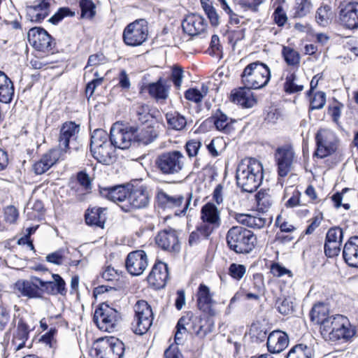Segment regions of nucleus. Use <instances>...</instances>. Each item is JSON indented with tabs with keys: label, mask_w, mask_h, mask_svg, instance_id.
<instances>
[{
	"label": "nucleus",
	"mask_w": 358,
	"mask_h": 358,
	"mask_svg": "<svg viewBox=\"0 0 358 358\" xmlns=\"http://www.w3.org/2000/svg\"><path fill=\"white\" fill-rule=\"evenodd\" d=\"M236 181L244 192H253L261 185L263 180V166L257 159H243L236 169Z\"/></svg>",
	"instance_id": "obj_1"
},
{
	"label": "nucleus",
	"mask_w": 358,
	"mask_h": 358,
	"mask_svg": "<svg viewBox=\"0 0 358 358\" xmlns=\"http://www.w3.org/2000/svg\"><path fill=\"white\" fill-rule=\"evenodd\" d=\"M325 341L348 342L356 334L355 327L343 315H335L324 322L320 333Z\"/></svg>",
	"instance_id": "obj_2"
},
{
	"label": "nucleus",
	"mask_w": 358,
	"mask_h": 358,
	"mask_svg": "<svg viewBox=\"0 0 358 358\" xmlns=\"http://www.w3.org/2000/svg\"><path fill=\"white\" fill-rule=\"evenodd\" d=\"M270 79L269 67L259 61L248 64L241 74V83L252 90H260L266 87Z\"/></svg>",
	"instance_id": "obj_3"
},
{
	"label": "nucleus",
	"mask_w": 358,
	"mask_h": 358,
	"mask_svg": "<svg viewBox=\"0 0 358 358\" xmlns=\"http://www.w3.org/2000/svg\"><path fill=\"white\" fill-rule=\"evenodd\" d=\"M229 248L238 254H248L255 247L257 238L252 231L239 226L231 227L227 234Z\"/></svg>",
	"instance_id": "obj_4"
},
{
	"label": "nucleus",
	"mask_w": 358,
	"mask_h": 358,
	"mask_svg": "<svg viewBox=\"0 0 358 358\" xmlns=\"http://www.w3.org/2000/svg\"><path fill=\"white\" fill-rule=\"evenodd\" d=\"M108 134L103 129H95L91 136L90 150L94 159L103 164L113 163L115 148L108 141Z\"/></svg>",
	"instance_id": "obj_5"
},
{
	"label": "nucleus",
	"mask_w": 358,
	"mask_h": 358,
	"mask_svg": "<svg viewBox=\"0 0 358 358\" xmlns=\"http://www.w3.org/2000/svg\"><path fill=\"white\" fill-rule=\"evenodd\" d=\"M185 157L178 150L160 154L155 159V166L164 175H176L185 167Z\"/></svg>",
	"instance_id": "obj_6"
},
{
	"label": "nucleus",
	"mask_w": 358,
	"mask_h": 358,
	"mask_svg": "<svg viewBox=\"0 0 358 358\" xmlns=\"http://www.w3.org/2000/svg\"><path fill=\"white\" fill-rule=\"evenodd\" d=\"M134 318L131 323L133 331L143 335L150 328L153 313L150 306L144 300H139L134 306Z\"/></svg>",
	"instance_id": "obj_7"
},
{
	"label": "nucleus",
	"mask_w": 358,
	"mask_h": 358,
	"mask_svg": "<svg viewBox=\"0 0 358 358\" xmlns=\"http://www.w3.org/2000/svg\"><path fill=\"white\" fill-rule=\"evenodd\" d=\"M94 351L96 358H122L124 345L115 337H103L96 340Z\"/></svg>",
	"instance_id": "obj_8"
},
{
	"label": "nucleus",
	"mask_w": 358,
	"mask_h": 358,
	"mask_svg": "<svg viewBox=\"0 0 358 358\" xmlns=\"http://www.w3.org/2000/svg\"><path fill=\"white\" fill-rule=\"evenodd\" d=\"M120 319V313L106 303L100 304L94 313V322L103 331H113Z\"/></svg>",
	"instance_id": "obj_9"
},
{
	"label": "nucleus",
	"mask_w": 358,
	"mask_h": 358,
	"mask_svg": "<svg viewBox=\"0 0 358 358\" xmlns=\"http://www.w3.org/2000/svg\"><path fill=\"white\" fill-rule=\"evenodd\" d=\"M148 22L143 19L129 24L123 31V41L129 46L142 45L148 38Z\"/></svg>",
	"instance_id": "obj_10"
},
{
	"label": "nucleus",
	"mask_w": 358,
	"mask_h": 358,
	"mask_svg": "<svg viewBox=\"0 0 358 358\" xmlns=\"http://www.w3.org/2000/svg\"><path fill=\"white\" fill-rule=\"evenodd\" d=\"M317 149L315 155L322 159L333 154L337 149L336 134L327 129H320L315 136Z\"/></svg>",
	"instance_id": "obj_11"
},
{
	"label": "nucleus",
	"mask_w": 358,
	"mask_h": 358,
	"mask_svg": "<svg viewBox=\"0 0 358 358\" xmlns=\"http://www.w3.org/2000/svg\"><path fill=\"white\" fill-rule=\"evenodd\" d=\"M135 131L133 127H124L118 123L114 124L108 136L111 145L114 148L122 150L129 148L134 138Z\"/></svg>",
	"instance_id": "obj_12"
},
{
	"label": "nucleus",
	"mask_w": 358,
	"mask_h": 358,
	"mask_svg": "<svg viewBox=\"0 0 358 358\" xmlns=\"http://www.w3.org/2000/svg\"><path fill=\"white\" fill-rule=\"evenodd\" d=\"M220 225V211L215 204L206 203L203 206V236H209Z\"/></svg>",
	"instance_id": "obj_13"
},
{
	"label": "nucleus",
	"mask_w": 358,
	"mask_h": 358,
	"mask_svg": "<svg viewBox=\"0 0 358 358\" xmlns=\"http://www.w3.org/2000/svg\"><path fill=\"white\" fill-rule=\"evenodd\" d=\"M150 196L146 187L141 186L128 192L127 203L120 205V208L125 212L133 209H140L148 206Z\"/></svg>",
	"instance_id": "obj_14"
},
{
	"label": "nucleus",
	"mask_w": 358,
	"mask_h": 358,
	"mask_svg": "<svg viewBox=\"0 0 358 358\" xmlns=\"http://www.w3.org/2000/svg\"><path fill=\"white\" fill-rule=\"evenodd\" d=\"M14 289L22 296L28 298H41L43 294V280L35 276L27 280H17Z\"/></svg>",
	"instance_id": "obj_15"
},
{
	"label": "nucleus",
	"mask_w": 358,
	"mask_h": 358,
	"mask_svg": "<svg viewBox=\"0 0 358 358\" xmlns=\"http://www.w3.org/2000/svg\"><path fill=\"white\" fill-rule=\"evenodd\" d=\"M126 268L132 275H140L148 266L146 253L143 250H135L128 254Z\"/></svg>",
	"instance_id": "obj_16"
},
{
	"label": "nucleus",
	"mask_w": 358,
	"mask_h": 358,
	"mask_svg": "<svg viewBox=\"0 0 358 358\" xmlns=\"http://www.w3.org/2000/svg\"><path fill=\"white\" fill-rule=\"evenodd\" d=\"M29 44L38 51L51 50L52 37L44 29L34 27L27 34Z\"/></svg>",
	"instance_id": "obj_17"
},
{
	"label": "nucleus",
	"mask_w": 358,
	"mask_h": 358,
	"mask_svg": "<svg viewBox=\"0 0 358 358\" xmlns=\"http://www.w3.org/2000/svg\"><path fill=\"white\" fill-rule=\"evenodd\" d=\"M30 331V327L24 320L19 318L11 333L10 345L14 351L17 352L26 346Z\"/></svg>",
	"instance_id": "obj_18"
},
{
	"label": "nucleus",
	"mask_w": 358,
	"mask_h": 358,
	"mask_svg": "<svg viewBox=\"0 0 358 358\" xmlns=\"http://www.w3.org/2000/svg\"><path fill=\"white\" fill-rule=\"evenodd\" d=\"M278 174L281 177L286 176L291 171L294 158V152L292 147L285 145L278 148L275 153Z\"/></svg>",
	"instance_id": "obj_19"
},
{
	"label": "nucleus",
	"mask_w": 358,
	"mask_h": 358,
	"mask_svg": "<svg viewBox=\"0 0 358 358\" xmlns=\"http://www.w3.org/2000/svg\"><path fill=\"white\" fill-rule=\"evenodd\" d=\"M155 242L162 250L169 252H178L180 248L176 231L172 229L159 231L155 238Z\"/></svg>",
	"instance_id": "obj_20"
},
{
	"label": "nucleus",
	"mask_w": 358,
	"mask_h": 358,
	"mask_svg": "<svg viewBox=\"0 0 358 358\" xmlns=\"http://www.w3.org/2000/svg\"><path fill=\"white\" fill-rule=\"evenodd\" d=\"M80 131L79 125L73 122L64 123L60 129L59 136V148L54 150L63 151V156L69 149V143L74 139Z\"/></svg>",
	"instance_id": "obj_21"
},
{
	"label": "nucleus",
	"mask_w": 358,
	"mask_h": 358,
	"mask_svg": "<svg viewBox=\"0 0 358 358\" xmlns=\"http://www.w3.org/2000/svg\"><path fill=\"white\" fill-rule=\"evenodd\" d=\"M169 278L167 264L158 262L155 264L148 276V283L155 289L163 288Z\"/></svg>",
	"instance_id": "obj_22"
},
{
	"label": "nucleus",
	"mask_w": 358,
	"mask_h": 358,
	"mask_svg": "<svg viewBox=\"0 0 358 358\" xmlns=\"http://www.w3.org/2000/svg\"><path fill=\"white\" fill-rule=\"evenodd\" d=\"M341 23L350 29L358 28V3L350 2L339 12Z\"/></svg>",
	"instance_id": "obj_23"
},
{
	"label": "nucleus",
	"mask_w": 358,
	"mask_h": 358,
	"mask_svg": "<svg viewBox=\"0 0 358 358\" xmlns=\"http://www.w3.org/2000/svg\"><path fill=\"white\" fill-rule=\"evenodd\" d=\"M50 0H38L26 7L27 18L34 22H41L50 13Z\"/></svg>",
	"instance_id": "obj_24"
},
{
	"label": "nucleus",
	"mask_w": 358,
	"mask_h": 358,
	"mask_svg": "<svg viewBox=\"0 0 358 358\" xmlns=\"http://www.w3.org/2000/svg\"><path fill=\"white\" fill-rule=\"evenodd\" d=\"M63 151L61 150H50L45 153L41 159L36 162L34 165V171L35 173L41 175L47 171L52 165H54L59 159H63Z\"/></svg>",
	"instance_id": "obj_25"
},
{
	"label": "nucleus",
	"mask_w": 358,
	"mask_h": 358,
	"mask_svg": "<svg viewBox=\"0 0 358 358\" xmlns=\"http://www.w3.org/2000/svg\"><path fill=\"white\" fill-rule=\"evenodd\" d=\"M268 350L271 353H280L289 345L287 334L280 330L271 332L267 338Z\"/></svg>",
	"instance_id": "obj_26"
},
{
	"label": "nucleus",
	"mask_w": 358,
	"mask_h": 358,
	"mask_svg": "<svg viewBox=\"0 0 358 358\" xmlns=\"http://www.w3.org/2000/svg\"><path fill=\"white\" fill-rule=\"evenodd\" d=\"M251 90L243 85L234 90L231 93V101L243 108H252L257 103V100Z\"/></svg>",
	"instance_id": "obj_27"
},
{
	"label": "nucleus",
	"mask_w": 358,
	"mask_h": 358,
	"mask_svg": "<svg viewBox=\"0 0 358 358\" xmlns=\"http://www.w3.org/2000/svg\"><path fill=\"white\" fill-rule=\"evenodd\" d=\"M99 192L103 197L118 204L120 206L127 203L128 190L124 186L100 187Z\"/></svg>",
	"instance_id": "obj_28"
},
{
	"label": "nucleus",
	"mask_w": 358,
	"mask_h": 358,
	"mask_svg": "<svg viewBox=\"0 0 358 358\" xmlns=\"http://www.w3.org/2000/svg\"><path fill=\"white\" fill-rule=\"evenodd\" d=\"M166 80L159 78L155 83H151L141 86L140 93L143 90H147L150 96L156 100H165L169 96V86L166 84Z\"/></svg>",
	"instance_id": "obj_29"
},
{
	"label": "nucleus",
	"mask_w": 358,
	"mask_h": 358,
	"mask_svg": "<svg viewBox=\"0 0 358 358\" xmlns=\"http://www.w3.org/2000/svg\"><path fill=\"white\" fill-rule=\"evenodd\" d=\"M343 256L351 267H358V236L351 237L344 245Z\"/></svg>",
	"instance_id": "obj_30"
},
{
	"label": "nucleus",
	"mask_w": 358,
	"mask_h": 358,
	"mask_svg": "<svg viewBox=\"0 0 358 358\" xmlns=\"http://www.w3.org/2000/svg\"><path fill=\"white\" fill-rule=\"evenodd\" d=\"M52 281L43 280V294L66 295V283L63 278L59 274H52Z\"/></svg>",
	"instance_id": "obj_31"
},
{
	"label": "nucleus",
	"mask_w": 358,
	"mask_h": 358,
	"mask_svg": "<svg viewBox=\"0 0 358 358\" xmlns=\"http://www.w3.org/2000/svg\"><path fill=\"white\" fill-rule=\"evenodd\" d=\"M329 306L323 302L315 303L310 311V319L313 322L320 324V331L322 332V328L324 322L333 317L334 315L329 316Z\"/></svg>",
	"instance_id": "obj_32"
},
{
	"label": "nucleus",
	"mask_w": 358,
	"mask_h": 358,
	"mask_svg": "<svg viewBox=\"0 0 358 358\" xmlns=\"http://www.w3.org/2000/svg\"><path fill=\"white\" fill-rule=\"evenodd\" d=\"M213 295L209 288L203 285V315L214 317L220 312L218 303L213 299Z\"/></svg>",
	"instance_id": "obj_33"
},
{
	"label": "nucleus",
	"mask_w": 358,
	"mask_h": 358,
	"mask_svg": "<svg viewBox=\"0 0 358 358\" xmlns=\"http://www.w3.org/2000/svg\"><path fill=\"white\" fill-rule=\"evenodd\" d=\"M14 94V87L11 80L0 71V101L10 103Z\"/></svg>",
	"instance_id": "obj_34"
},
{
	"label": "nucleus",
	"mask_w": 358,
	"mask_h": 358,
	"mask_svg": "<svg viewBox=\"0 0 358 358\" xmlns=\"http://www.w3.org/2000/svg\"><path fill=\"white\" fill-rule=\"evenodd\" d=\"M236 220L240 224L253 229H262L267 224L268 222L267 219L258 214L257 215L238 214L236 215Z\"/></svg>",
	"instance_id": "obj_35"
},
{
	"label": "nucleus",
	"mask_w": 358,
	"mask_h": 358,
	"mask_svg": "<svg viewBox=\"0 0 358 358\" xmlns=\"http://www.w3.org/2000/svg\"><path fill=\"white\" fill-rule=\"evenodd\" d=\"M182 27L188 35H199L201 31V16L195 14L189 15L182 21Z\"/></svg>",
	"instance_id": "obj_36"
},
{
	"label": "nucleus",
	"mask_w": 358,
	"mask_h": 358,
	"mask_svg": "<svg viewBox=\"0 0 358 358\" xmlns=\"http://www.w3.org/2000/svg\"><path fill=\"white\" fill-rule=\"evenodd\" d=\"M157 199L159 204L164 208H178L184 201V197L181 195L171 196L163 191L157 193Z\"/></svg>",
	"instance_id": "obj_37"
},
{
	"label": "nucleus",
	"mask_w": 358,
	"mask_h": 358,
	"mask_svg": "<svg viewBox=\"0 0 358 358\" xmlns=\"http://www.w3.org/2000/svg\"><path fill=\"white\" fill-rule=\"evenodd\" d=\"M106 210L101 208H92L88 209L85 215V222L88 225L96 226L103 228L106 220Z\"/></svg>",
	"instance_id": "obj_38"
},
{
	"label": "nucleus",
	"mask_w": 358,
	"mask_h": 358,
	"mask_svg": "<svg viewBox=\"0 0 358 358\" xmlns=\"http://www.w3.org/2000/svg\"><path fill=\"white\" fill-rule=\"evenodd\" d=\"M285 78L284 90L288 94H293L303 90V86L295 83L296 76L295 71L290 68L285 69L282 73Z\"/></svg>",
	"instance_id": "obj_39"
},
{
	"label": "nucleus",
	"mask_w": 358,
	"mask_h": 358,
	"mask_svg": "<svg viewBox=\"0 0 358 358\" xmlns=\"http://www.w3.org/2000/svg\"><path fill=\"white\" fill-rule=\"evenodd\" d=\"M157 136L158 132L154 127L145 126L137 132L135 138L139 143L146 145L152 143Z\"/></svg>",
	"instance_id": "obj_40"
},
{
	"label": "nucleus",
	"mask_w": 358,
	"mask_h": 358,
	"mask_svg": "<svg viewBox=\"0 0 358 358\" xmlns=\"http://www.w3.org/2000/svg\"><path fill=\"white\" fill-rule=\"evenodd\" d=\"M181 318H185L186 330L192 334L199 335L201 331V316L188 312Z\"/></svg>",
	"instance_id": "obj_41"
},
{
	"label": "nucleus",
	"mask_w": 358,
	"mask_h": 358,
	"mask_svg": "<svg viewBox=\"0 0 358 358\" xmlns=\"http://www.w3.org/2000/svg\"><path fill=\"white\" fill-rule=\"evenodd\" d=\"M334 17L331 8L328 5L319 7L315 13V20L318 25L327 27L329 25Z\"/></svg>",
	"instance_id": "obj_42"
},
{
	"label": "nucleus",
	"mask_w": 358,
	"mask_h": 358,
	"mask_svg": "<svg viewBox=\"0 0 358 358\" xmlns=\"http://www.w3.org/2000/svg\"><path fill=\"white\" fill-rule=\"evenodd\" d=\"M282 55L287 64L290 66V69L292 70H294V69H298L301 57L296 50L289 46H283Z\"/></svg>",
	"instance_id": "obj_43"
},
{
	"label": "nucleus",
	"mask_w": 358,
	"mask_h": 358,
	"mask_svg": "<svg viewBox=\"0 0 358 358\" xmlns=\"http://www.w3.org/2000/svg\"><path fill=\"white\" fill-rule=\"evenodd\" d=\"M166 119L170 129L180 131L186 126L187 122L184 116L177 112L167 113Z\"/></svg>",
	"instance_id": "obj_44"
},
{
	"label": "nucleus",
	"mask_w": 358,
	"mask_h": 358,
	"mask_svg": "<svg viewBox=\"0 0 358 358\" xmlns=\"http://www.w3.org/2000/svg\"><path fill=\"white\" fill-rule=\"evenodd\" d=\"M204 123H213L217 130L224 132H228L230 129V122L229 118L226 115L223 113L216 115L215 116L207 119Z\"/></svg>",
	"instance_id": "obj_45"
},
{
	"label": "nucleus",
	"mask_w": 358,
	"mask_h": 358,
	"mask_svg": "<svg viewBox=\"0 0 358 358\" xmlns=\"http://www.w3.org/2000/svg\"><path fill=\"white\" fill-rule=\"evenodd\" d=\"M312 9V3L309 0H296L292 13L294 17H303L308 14Z\"/></svg>",
	"instance_id": "obj_46"
},
{
	"label": "nucleus",
	"mask_w": 358,
	"mask_h": 358,
	"mask_svg": "<svg viewBox=\"0 0 358 358\" xmlns=\"http://www.w3.org/2000/svg\"><path fill=\"white\" fill-rule=\"evenodd\" d=\"M257 206L262 211H266L273 204V199L267 190H260L256 195Z\"/></svg>",
	"instance_id": "obj_47"
},
{
	"label": "nucleus",
	"mask_w": 358,
	"mask_h": 358,
	"mask_svg": "<svg viewBox=\"0 0 358 358\" xmlns=\"http://www.w3.org/2000/svg\"><path fill=\"white\" fill-rule=\"evenodd\" d=\"M310 350L306 345L299 344L289 350L287 358H310Z\"/></svg>",
	"instance_id": "obj_48"
},
{
	"label": "nucleus",
	"mask_w": 358,
	"mask_h": 358,
	"mask_svg": "<svg viewBox=\"0 0 358 358\" xmlns=\"http://www.w3.org/2000/svg\"><path fill=\"white\" fill-rule=\"evenodd\" d=\"M275 306L280 313L287 315L293 311V303L289 297L279 298Z\"/></svg>",
	"instance_id": "obj_49"
},
{
	"label": "nucleus",
	"mask_w": 358,
	"mask_h": 358,
	"mask_svg": "<svg viewBox=\"0 0 358 358\" xmlns=\"http://www.w3.org/2000/svg\"><path fill=\"white\" fill-rule=\"evenodd\" d=\"M326 103V94L324 92L315 93L310 99V110H319L322 108Z\"/></svg>",
	"instance_id": "obj_50"
},
{
	"label": "nucleus",
	"mask_w": 358,
	"mask_h": 358,
	"mask_svg": "<svg viewBox=\"0 0 358 358\" xmlns=\"http://www.w3.org/2000/svg\"><path fill=\"white\" fill-rule=\"evenodd\" d=\"M81 17L83 18H92L95 15V6L92 1L81 0L80 1Z\"/></svg>",
	"instance_id": "obj_51"
},
{
	"label": "nucleus",
	"mask_w": 358,
	"mask_h": 358,
	"mask_svg": "<svg viewBox=\"0 0 358 358\" xmlns=\"http://www.w3.org/2000/svg\"><path fill=\"white\" fill-rule=\"evenodd\" d=\"M134 110L138 120L141 122L148 120L150 116L149 106L145 103H137L134 106Z\"/></svg>",
	"instance_id": "obj_52"
},
{
	"label": "nucleus",
	"mask_w": 358,
	"mask_h": 358,
	"mask_svg": "<svg viewBox=\"0 0 358 358\" xmlns=\"http://www.w3.org/2000/svg\"><path fill=\"white\" fill-rule=\"evenodd\" d=\"M264 0H237V5L244 11L251 10L257 12Z\"/></svg>",
	"instance_id": "obj_53"
},
{
	"label": "nucleus",
	"mask_w": 358,
	"mask_h": 358,
	"mask_svg": "<svg viewBox=\"0 0 358 358\" xmlns=\"http://www.w3.org/2000/svg\"><path fill=\"white\" fill-rule=\"evenodd\" d=\"M343 237V232L340 227H332L329 229L326 235L325 242L341 243Z\"/></svg>",
	"instance_id": "obj_54"
},
{
	"label": "nucleus",
	"mask_w": 358,
	"mask_h": 358,
	"mask_svg": "<svg viewBox=\"0 0 358 358\" xmlns=\"http://www.w3.org/2000/svg\"><path fill=\"white\" fill-rule=\"evenodd\" d=\"M246 272V268L244 265L233 263L229 266V274L237 280H241Z\"/></svg>",
	"instance_id": "obj_55"
},
{
	"label": "nucleus",
	"mask_w": 358,
	"mask_h": 358,
	"mask_svg": "<svg viewBox=\"0 0 358 358\" xmlns=\"http://www.w3.org/2000/svg\"><path fill=\"white\" fill-rule=\"evenodd\" d=\"M203 10L210 20V24L216 27L219 24V16L215 9L207 3H203Z\"/></svg>",
	"instance_id": "obj_56"
},
{
	"label": "nucleus",
	"mask_w": 358,
	"mask_h": 358,
	"mask_svg": "<svg viewBox=\"0 0 358 358\" xmlns=\"http://www.w3.org/2000/svg\"><path fill=\"white\" fill-rule=\"evenodd\" d=\"M272 17L275 23L279 27L283 26L287 21L286 13L280 6H278L275 9Z\"/></svg>",
	"instance_id": "obj_57"
},
{
	"label": "nucleus",
	"mask_w": 358,
	"mask_h": 358,
	"mask_svg": "<svg viewBox=\"0 0 358 358\" xmlns=\"http://www.w3.org/2000/svg\"><path fill=\"white\" fill-rule=\"evenodd\" d=\"M341 243L325 242L324 253L329 257H334L340 253Z\"/></svg>",
	"instance_id": "obj_58"
},
{
	"label": "nucleus",
	"mask_w": 358,
	"mask_h": 358,
	"mask_svg": "<svg viewBox=\"0 0 358 358\" xmlns=\"http://www.w3.org/2000/svg\"><path fill=\"white\" fill-rule=\"evenodd\" d=\"M201 142L199 140H189L186 143L185 149L189 157H196L199 153Z\"/></svg>",
	"instance_id": "obj_59"
},
{
	"label": "nucleus",
	"mask_w": 358,
	"mask_h": 358,
	"mask_svg": "<svg viewBox=\"0 0 358 358\" xmlns=\"http://www.w3.org/2000/svg\"><path fill=\"white\" fill-rule=\"evenodd\" d=\"M74 13L68 8H61L59 10L49 19V22L57 24L66 16H73Z\"/></svg>",
	"instance_id": "obj_60"
},
{
	"label": "nucleus",
	"mask_w": 358,
	"mask_h": 358,
	"mask_svg": "<svg viewBox=\"0 0 358 358\" xmlns=\"http://www.w3.org/2000/svg\"><path fill=\"white\" fill-rule=\"evenodd\" d=\"M106 61L107 59L106 57L102 53L92 55L89 57L85 69H87L90 66H97L100 64H105Z\"/></svg>",
	"instance_id": "obj_61"
},
{
	"label": "nucleus",
	"mask_w": 358,
	"mask_h": 358,
	"mask_svg": "<svg viewBox=\"0 0 358 358\" xmlns=\"http://www.w3.org/2000/svg\"><path fill=\"white\" fill-rule=\"evenodd\" d=\"M18 211L13 206H7L4 209V220L6 222L13 224L18 217Z\"/></svg>",
	"instance_id": "obj_62"
},
{
	"label": "nucleus",
	"mask_w": 358,
	"mask_h": 358,
	"mask_svg": "<svg viewBox=\"0 0 358 358\" xmlns=\"http://www.w3.org/2000/svg\"><path fill=\"white\" fill-rule=\"evenodd\" d=\"M10 320V310L4 305H0V331L5 329Z\"/></svg>",
	"instance_id": "obj_63"
},
{
	"label": "nucleus",
	"mask_w": 358,
	"mask_h": 358,
	"mask_svg": "<svg viewBox=\"0 0 358 358\" xmlns=\"http://www.w3.org/2000/svg\"><path fill=\"white\" fill-rule=\"evenodd\" d=\"M64 250H59L46 256L47 262L56 265H62L64 262Z\"/></svg>",
	"instance_id": "obj_64"
}]
</instances>
